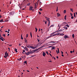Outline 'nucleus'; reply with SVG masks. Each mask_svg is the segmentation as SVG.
Listing matches in <instances>:
<instances>
[{
  "mask_svg": "<svg viewBox=\"0 0 77 77\" xmlns=\"http://www.w3.org/2000/svg\"><path fill=\"white\" fill-rule=\"evenodd\" d=\"M25 54H26L27 56H28V55H29L30 54H32V53H31V52H28L27 53L26 52H25Z\"/></svg>",
  "mask_w": 77,
  "mask_h": 77,
  "instance_id": "obj_1",
  "label": "nucleus"
},
{
  "mask_svg": "<svg viewBox=\"0 0 77 77\" xmlns=\"http://www.w3.org/2000/svg\"><path fill=\"white\" fill-rule=\"evenodd\" d=\"M0 39L1 40H2V41H4V40H5V39L3 38L2 36H1V34H0Z\"/></svg>",
  "mask_w": 77,
  "mask_h": 77,
  "instance_id": "obj_2",
  "label": "nucleus"
},
{
  "mask_svg": "<svg viewBox=\"0 0 77 77\" xmlns=\"http://www.w3.org/2000/svg\"><path fill=\"white\" fill-rule=\"evenodd\" d=\"M5 56H9V55L8 54V52L7 51L5 53Z\"/></svg>",
  "mask_w": 77,
  "mask_h": 77,
  "instance_id": "obj_3",
  "label": "nucleus"
},
{
  "mask_svg": "<svg viewBox=\"0 0 77 77\" xmlns=\"http://www.w3.org/2000/svg\"><path fill=\"white\" fill-rule=\"evenodd\" d=\"M33 8L32 7V6H30L29 7V11H32V9H33Z\"/></svg>",
  "mask_w": 77,
  "mask_h": 77,
  "instance_id": "obj_4",
  "label": "nucleus"
},
{
  "mask_svg": "<svg viewBox=\"0 0 77 77\" xmlns=\"http://www.w3.org/2000/svg\"><path fill=\"white\" fill-rule=\"evenodd\" d=\"M30 48H32L33 50H34V49H35V48H36V47H33V46H31Z\"/></svg>",
  "mask_w": 77,
  "mask_h": 77,
  "instance_id": "obj_5",
  "label": "nucleus"
},
{
  "mask_svg": "<svg viewBox=\"0 0 77 77\" xmlns=\"http://www.w3.org/2000/svg\"><path fill=\"white\" fill-rule=\"evenodd\" d=\"M36 50H35L32 51H31V54H32V53H35V52H36Z\"/></svg>",
  "mask_w": 77,
  "mask_h": 77,
  "instance_id": "obj_6",
  "label": "nucleus"
},
{
  "mask_svg": "<svg viewBox=\"0 0 77 77\" xmlns=\"http://www.w3.org/2000/svg\"><path fill=\"white\" fill-rule=\"evenodd\" d=\"M60 34H54L53 35H52L51 36H57V35H59Z\"/></svg>",
  "mask_w": 77,
  "mask_h": 77,
  "instance_id": "obj_7",
  "label": "nucleus"
},
{
  "mask_svg": "<svg viewBox=\"0 0 77 77\" xmlns=\"http://www.w3.org/2000/svg\"><path fill=\"white\" fill-rule=\"evenodd\" d=\"M45 54H45V53L44 52H43V56H45Z\"/></svg>",
  "mask_w": 77,
  "mask_h": 77,
  "instance_id": "obj_8",
  "label": "nucleus"
},
{
  "mask_svg": "<svg viewBox=\"0 0 77 77\" xmlns=\"http://www.w3.org/2000/svg\"><path fill=\"white\" fill-rule=\"evenodd\" d=\"M59 35H59V36H60V35L61 36H63V35H65V34H60V33H59Z\"/></svg>",
  "mask_w": 77,
  "mask_h": 77,
  "instance_id": "obj_9",
  "label": "nucleus"
},
{
  "mask_svg": "<svg viewBox=\"0 0 77 77\" xmlns=\"http://www.w3.org/2000/svg\"><path fill=\"white\" fill-rule=\"evenodd\" d=\"M64 38H65V39H66V38H68V36L65 35L64 36Z\"/></svg>",
  "mask_w": 77,
  "mask_h": 77,
  "instance_id": "obj_10",
  "label": "nucleus"
},
{
  "mask_svg": "<svg viewBox=\"0 0 77 77\" xmlns=\"http://www.w3.org/2000/svg\"><path fill=\"white\" fill-rule=\"evenodd\" d=\"M65 26L66 27H69V26L68 25V24L65 25Z\"/></svg>",
  "mask_w": 77,
  "mask_h": 77,
  "instance_id": "obj_11",
  "label": "nucleus"
},
{
  "mask_svg": "<svg viewBox=\"0 0 77 77\" xmlns=\"http://www.w3.org/2000/svg\"><path fill=\"white\" fill-rule=\"evenodd\" d=\"M55 42H53V41H51L49 42V43H54Z\"/></svg>",
  "mask_w": 77,
  "mask_h": 77,
  "instance_id": "obj_12",
  "label": "nucleus"
},
{
  "mask_svg": "<svg viewBox=\"0 0 77 77\" xmlns=\"http://www.w3.org/2000/svg\"><path fill=\"white\" fill-rule=\"evenodd\" d=\"M10 14L11 15H14V13L13 12L11 13Z\"/></svg>",
  "mask_w": 77,
  "mask_h": 77,
  "instance_id": "obj_13",
  "label": "nucleus"
},
{
  "mask_svg": "<svg viewBox=\"0 0 77 77\" xmlns=\"http://www.w3.org/2000/svg\"><path fill=\"white\" fill-rule=\"evenodd\" d=\"M14 49L15 50V51H16V53H17V52H18V51H17V49H16V48H15Z\"/></svg>",
  "mask_w": 77,
  "mask_h": 77,
  "instance_id": "obj_14",
  "label": "nucleus"
},
{
  "mask_svg": "<svg viewBox=\"0 0 77 77\" xmlns=\"http://www.w3.org/2000/svg\"><path fill=\"white\" fill-rule=\"evenodd\" d=\"M57 17H59V15L60 16V14H59V13H57Z\"/></svg>",
  "mask_w": 77,
  "mask_h": 77,
  "instance_id": "obj_15",
  "label": "nucleus"
},
{
  "mask_svg": "<svg viewBox=\"0 0 77 77\" xmlns=\"http://www.w3.org/2000/svg\"><path fill=\"white\" fill-rule=\"evenodd\" d=\"M26 51L25 50H23V52H22L23 54H24V52H25Z\"/></svg>",
  "mask_w": 77,
  "mask_h": 77,
  "instance_id": "obj_16",
  "label": "nucleus"
},
{
  "mask_svg": "<svg viewBox=\"0 0 77 77\" xmlns=\"http://www.w3.org/2000/svg\"><path fill=\"white\" fill-rule=\"evenodd\" d=\"M21 60H22V59L20 57V58H19V60H19V61H20Z\"/></svg>",
  "mask_w": 77,
  "mask_h": 77,
  "instance_id": "obj_17",
  "label": "nucleus"
},
{
  "mask_svg": "<svg viewBox=\"0 0 77 77\" xmlns=\"http://www.w3.org/2000/svg\"><path fill=\"white\" fill-rule=\"evenodd\" d=\"M26 47L27 48H30V46H28V45H26Z\"/></svg>",
  "mask_w": 77,
  "mask_h": 77,
  "instance_id": "obj_18",
  "label": "nucleus"
},
{
  "mask_svg": "<svg viewBox=\"0 0 77 77\" xmlns=\"http://www.w3.org/2000/svg\"><path fill=\"white\" fill-rule=\"evenodd\" d=\"M52 50H53L55 48V46H53L52 48Z\"/></svg>",
  "mask_w": 77,
  "mask_h": 77,
  "instance_id": "obj_19",
  "label": "nucleus"
},
{
  "mask_svg": "<svg viewBox=\"0 0 77 77\" xmlns=\"http://www.w3.org/2000/svg\"><path fill=\"white\" fill-rule=\"evenodd\" d=\"M40 49V48H38L37 49H35V51H38V50Z\"/></svg>",
  "mask_w": 77,
  "mask_h": 77,
  "instance_id": "obj_20",
  "label": "nucleus"
},
{
  "mask_svg": "<svg viewBox=\"0 0 77 77\" xmlns=\"http://www.w3.org/2000/svg\"><path fill=\"white\" fill-rule=\"evenodd\" d=\"M62 29H60V30H59V31H58L57 32H62Z\"/></svg>",
  "mask_w": 77,
  "mask_h": 77,
  "instance_id": "obj_21",
  "label": "nucleus"
},
{
  "mask_svg": "<svg viewBox=\"0 0 77 77\" xmlns=\"http://www.w3.org/2000/svg\"><path fill=\"white\" fill-rule=\"evenodd\" d=\"M35 32H37V31L38 30V29L37 28H35Z\"/></svg>",
  "mask_w": 77,
  "mask_h": 77,
  "instance_id": "obj_22",
  "label": "nucleus"
},
{
  "mask_svg": "<svg viewBox=\"0 0 77 77\" xmlns=\"http://www.w3.org/2000/svg\"><path fill=\"white\" fill-rule=\"evenodd\" d=\"M72 37L73 38H74V34H73L72 35Z\"/></svg>",
  "mask_w": 77,
  "mask_h": 77,
  "instance_id": "obj_23",
  "label": "nucleus"
},
{
  "mask_svg": "<svg viewBox=\"0 0 77 77\" xmlns=\"http://www.w3.org/2000/svg\"><path fill=\"white\" fill-rule=\"evenodd\" d=\"M51 36H49L48 37H47V39H48V38H51Z\"/></svg>",
  "mask_w": 77,
  "mask_h": 77,
  "instance_id": "obj_24",
  "label": "nucleus"
},
{
  "mask_svg": "<svg viewBox=\"0 0 77 77\" xmlns=\"http://www.w3.org/2000/svg\"><path fill=\"white\" fill-rule=\"evenodd\" d=\"M65 13H66V10H64L63 11V13L64 14H65Z\"/></svg>",
  "mask_w": 77,
  "mask_h": 77,
  "instance_id": "obj_25",
  "label": "nucleus"
},
{
  "mask_svg": "<svg viewBox=\"0 0 77 77\" xmlns=\"http://www.w3.org/2000/svg\"><path fill=\"white\" fill-rule=\"evenodd\" d=\"M70 11H71L72 12H73V10H72V8H70Z\"/></svg>",
  "mask_w": 77,
  "mask_h": 77,
  "instance_id": "obj_26",
  "label": "nucleus"
},
{
  "mask_svg": "<svg viewBox=\"0 0 77 77\" xmlns=\"http://www.w3.org/2000/svg\"><path fill=\"white\" fill-rule=\"evenodd\" d=\"M43 21L45 22V24H47V22L46 21L43 20Z\"/></svg>",
  "mask_w": 77,
  "mask_h": 77,
  "instance_id": "obj_27",
  "label": "nucleus"
},
{
  "mask_svg": "<svg viewBox=\"0 0 77 77\" xmlns=\"http://www.w3.org/2000/svg\"><path fill=\"white\" fill-rule=\"evenodd\" d=\"M66 15H65L64 17L65 20H66Z\"/></svg>",
  "mask_w": 77,
  "mask_h": 77,
  "instance_id": "obj_28",
  "label": "nucleus"
},
{
  "mask_svg": "<svg viewBox=\"0 0 77 77\" xmlns=\"http://www.w3.org/2000/svg\"><path fill=\"white\" fill-rule=\"evenodd\" d=\"M24 63H27V61H24Z\"/></svg>",
  "mask_w": 77,
  "mask_h": 77,
  "instance_id": "obj_29",
  "label": "nucleus"
},
{
  "mask_svg": "<svg viewBox=\"0 0 77 77\" xmlns=\"http://www.w3.org/2000/svg\"><path fill=\"white\" fill-rule=\"evenodd\" d=\"M21 39H23V36L22 35H21Z\"/></svg>",
  "mask_w": 77,
  "mask_h": 77,
  "instance_id": "obj_30",
  "label": "nucleus"
},
{
  "mask_svg": "<svg viewBox=\"0 0 77 77\" xmlns=\"http://www.w3.org/2000/svg\"><path fill=\"white\" fill-rule=\"evenodd\" d=\"M30 3H29V4H28L27 5V6H30Z\"/></svg>",
  "mask_w": 77,
  "mask_h": 77,
  "instance_id": "obj_31",
  "label": "nucleus"
},
{
  "mask_svg": "<svg viewBox=\"0 0 77 77\" xmlns=\"http://www.w3.org/2000/svg\"><path fill=\"white\" fill-rule=\"evenodd\" d=\"M46 18V20H49V19L46 17H45Z\"/></svg>",
  "mask_w": 77,
  "mask_h": 77,
  "instance_id": "obj_32",
  "label": "nucleus"
},
{
  "mask_svg": "<svg viewBox=\"0 0 77 77\" xmlns=\"http://www.w3.org/2000/svg\"><path fill=\"white\" fill-rule=\"evenodd\" d=\"M46 54H48V51L46 52Z\"/></svg>",
  "mask_w": 77,
  "mask_h": 77,
  "instance_id": "obj_33",
  "label": "nucleus"
},
{
  "mask_svg": "<svg viewBox=\"0 0 77 77\" xmlns=\"http://www.w3.org/2000/svg\"><path fill=\"white\" fill-rule=\"evenodd\" d=\"M48 24H50V20H48Z\"/></svg>",
  "mask_w": 77,
  "mask_h": 77,
  "instance_id": "obj_34",
  "label": "nucleus"
},
{
  "mask_svg": "<svg viewBox=\"0 0 77 77\" xmlns=\"http://www.w3.org/2000/svg\"><path fill=\"white\" fill-rule=\"evenodd\" d=\"M64 29H66H66H68V28H67V27H64Z\"/></svg>",
  "mask_w": 77,
  "mask_h": 77,
  "instance_id": "obj_35",
  "label": "nucleus"
},
{
  "mask_svg": "<svg viewBox=\"0 0 77 77\" xmlns=\"http://www.w3.org/2000/svg\"><path fill=\"white\" fill-rule=\"evenodd\" d=\"M74 17H75V13H74Z\"/></svg>",
  "mask_w": 77,
  "mask_h": 77,
  "instance_id": "obj_36",
  "label": "nucleus"
},
{
  "mask_svg": "<svg viewBox=\"0 0 77 77\" xmlns=\"http://www.w3.org/2000/svg\"><path fill=\"white\" fill-rule=\"evenodd\" d=\"M30 35H31V37L32 38V32H30Z\"/></svg>",
  "mask_w": 77,
  "mask_h": 77,
  "instance_id": "obj_37",
  "label": "nucleus"
},
{
  "mask_svg": "<svg viewBox=\"0 0 77 77\" xmlns=\"http://www.w3.org/2000/svg\"><path fill=\"white\" fill-rule=\"evenodd\" d=\"M2 22H3V20H1L0 21V23H2Z\"/></svg>",
  "mask_w": 77,
  "mask_h": 77,
  "instance_id": "obj_38",
  "label": "nucleus"
},
{
  "mask_svg": "<svg viewBox=\"0 0 77 77\" xmlns=\"http://www.w3.org/2000/svg\"><path fill=\"white\" fill-rule=\"evenodd\" d=\"M2 16L1 15H0V18H2Z\"/></svg>",
  "mask_w": 77,
  "mask_h": 77,
  "instance_id": "obj_39",
  "label": "nucleus"
},
{
  "mask_svg": "<svg viewBox=\"0 0 77 77\" xmlns=\"http://www.w3.org/2000/svg\"><path fill=\"white\" fill-rule=\"evenodd\" d=\"M71 19H73L74 18V17L72 16L71 17Z\"/></svg>",
  "mask_w": 77,
  "mask_h": 77,
  "instance_id": "obj_40",
  "label": "nucleus"
},
{
  "mask_svg": "<svg viewBox=\"0 0 77 77\" xmlns=\"http://www.w3.org/2000/svg\"><path fill=\"white\" fill-rule=\"evenodd\" d=\"M52 46H49L48 47V48H50L51 47H52Z\"/></svg>",
  "mask_w": 77,
  "mask_h": 77,
  "instance_id": "obj_41",
  "label": "nucleus"
},
{
  "mask_svg": "<svg viewBox=\"0 0 77 77\" xmlns=\"http://www.w3.org/2000/svg\"><path fill=\"white\" fill-rule=\"evenodd\" d=\"M58 53H59V48H58Z\"/></svg>",
  "mask_w": 77,
  "mask_h": 77,
  "instance_id": "obj_42",
  "label": "nucleus"
},
{
  "mask_svg": "<svg viewBox=\"0 0 77 77\" xmlns=\"http://www.w3.org/2000/svg\"><path fill=\"white\" fill-rule=\"evenodd\" d=\"M8 21H9V20H5L4 21H5L6 22H8Z\"/></svg>",
  "mask_w": 77,
  "mask_h": 77,
  "instance_id": "obj_43",
  "label": "nucleus"
},
{
  "mask_svg": "<svg viewBox=\"0 0 77 77\" xmlns=\"http://www.w3.org/2000/svg\"><path fill=\"white\" fill-rule=\"evenodd\" d=\"M53 26H54V25H52L50 27H50H53Z\"/></svg>",
  "mask_w": 77,
  "mask_h": 77,
  "instance_id": "obj_44",
  "label": "nucleus"
},
{
  "mask_svg": "<svg viewBox=\"0 0 77 77\" xmlns=\"http://www.w3.org/2000/svg\"><path fill=\"white\" fill-rule=\"evenodd\" d=\"M37 40L38 42H39V39L38 38Z\"/></svg>",
  "mask_w": 77,
  "mask_h": 77,
  "instance_id": "obj_45",
  "label": "nucleus"
},
{
  "mask_svg": "<svg viewBox=\"0 0 77 77\" xmlns=\"http://www.w3.org/2000/svg\"><path fill=\"white\" fill-rule=\"evenodd\" d=\"M53 34L52 33L50 34V36H52V35H53Z\"/></svg>",
  "mask_w": 77,
  "mask_h": 77,
  "instance_id": "obj_46",
  "label": "nucleus"
},
{
  "mask_svg": "<svg viewBox=\"0 0 77 77\" xmlns=\"http://www.w3.org/2000/svg\"><path fill=\"white\" fill-rule=\"evenodd\" d=\"M26 37L27 38V37H28V34H26Z\"/></svg>",
  "mask_w": 77,
  "mask_h": 77,
  "instance_id": "obj_47",
  "label": "nucleus"
},
{
  "mask_svg": "<svg viewBox=\"0 0 77 77\" xmlns=\"http://www.w3.org/2000/svg\"><path fill=\"white\" fill-rule=\"evenodd\" d=\"M39 14L40 15H41V12H39Z\"/></svg>",
  "mask_w": 77,
  "mask_h": 77,
  "instance_id": "obj_48",
  "label": "nucleus"
},
{
  "mask_svg": "<svg viewBox=\"0 0 77 77\" xmlns=\"http://www.w3.org/2000/svg\"><path fill=\"white\" fill-rule=\"evenodd\" d=\"M53 58L54 60H56V58L54 57H53Z\"/></svg>",
  "mask_w": 77,
  "mask_h": 77,
  "instance_id": "obj_49",
  "label": "nucleus"
},
{
  "mask_svg": "<svg viewBox=\"0 0 77 77\" xmlns=\"http://www.w3.org/2000/svg\"><path fill=\"white\" fill-rule=\"evenodd\" d=\"M43 47H44L43 46H42L41 47L39 48L40 49V48H43Z\"/></svg>",
  "mask_w": 77,
  "mask_h": 77,
  "instance_id": "obj_50",
  "label": "nucleus"
},
{
  "mask_svg": "<svg viewBox=\"0 0 77 77\" xmlns=\"http://www.w3.org/2000/svg\"><path fill=\"white\" fill-rule=\"evenodd\" d=\"M56 32H53V33H52V34L54 35V33H56Z\"/></svg>",
  "mask_w": 77,
  "mask_h": 77,
  "instance_id": "obj_51",
  "label": "nucleus"
},
{
  "mask_svg": "<svg viewBox=\"0 0 77 77\" xmlns=\"http://www.w3.org/2000/svg\"><path fill=\"white\" fill-rule=\"evenodd\" d=\"M39 10H40V11H42V9H41V8H40Z\"/></svg>",
  "mask_w": 77,
  "mask_h": 77,
  "instance_id": "obj_52",
  "label": "nucleus"
},
{
  "mask_svg": "<svg viewBox=\"0 0 77 77\" xmlns=\"http://www.w3.org/2000/svg\"><path fill=\"white\" fill-rule=\"evenodd\" d=\"M7 56H4V57H5V58H6V57H7Z\"/></svg>",
  "mask_w": 77,
  "mask_h": 77,
  "instance_id": "obj_53",
  "label": "nucleus"
},
{
  "mask_svg": "<svg viewBox=\"0 0 77 77\" xmlns=\"http://www.w3.org/2000/svg\"><path fill=\"white\" fill-rule=\"evenodd\" d=\"M50 55V56H51V57H53L52 56V55H51V54L50 53L49 54Z\"/></svg>",
  "mask_w": 77,
  "mask_h": 77,
  "instance_id": "obj_54",
  "label": "nucleus"
},
{
  "mask_svg": "<svg viewBox=\"0 0 77 77\" xmlns=\"http://www.w3.org/2000/svg\"><path fill=\"white\" fill-rule=\"evenodd\" d=\"M70 53H72V51H70Z\"/></svg>",
  "mask_w": 77,
  "mask_h": 77,
  "instance_id": "obj_55",
  "label": "nucleus"
},
{
  "mask_svg": "<svg viewBox=\"0 0 77 77\" xmlns=\"http://www.w3.org/2000/svg\"><path fill=\"white\" fill-rule=\"evenodd\" d=\"M3 35L5 37V34H3Z\"/></svg>",
  "mask_w": 77,
  "mask_h": 77,
  "instance_id": "obj_56",
  "label": "nucleus"
},
{
  "mask_svg": "<svg viewBox=\"0 0 77 77\" xmlns=\"http://www.w3.org/2000/svg\"><path fill=\"white\" fill-rule=\"evenodd\" d=\"M35 8H36V4L35 5Z\"/></svg>",
  "mask_w": 77,
  "mask_h": 77,
  "instance_id": "obj_57",
  "label": "nucleus"
},
{
  "mask_svg": "<svg viewBox=\"0 0 77 77\" xmlns=\"http://www.w3.org/2000/svg\"><path fill=\"white\" fill-rule=\"evenodd\" d=\"M56 11L57 12V11H58V9H57L56 10Z\"/></svg>",
  "mask_w": 77,
  "mask_h": 77,
  "instance_id": "obj_58",
  "label": "nucleus"
},
{
  "mask_svg": "<svg viewBox=\"0 0 77 77\" xmlns=\"http://www.w3.org/2000/svg\"><path fill=\"white\" fill-rule=\"evenodd\" d=\"M8 49H9V51H10V48H8Z\"/></svg>",
  "mask_w": 77,
  "mask_h": 77,
  "instance_id": "obj_59",
  "label": "nucleus"
},
{
  "mask_svg": "<svg viewBox=\"0 0 77 77\" xmlns=\"http://www.w3.org/2000/svg\"><path fill=\"white\" fill-rule=\"evenodd\" d=\"M38 45H37L36 46H35V47H36V48H37V47H38Z\"/></svg>",
  "mask_w": 77,
  "mask_h": 77,
  "instance_id": "obj_60",
  "label": "nucleus"
},
{
  "mask_svg": "<svg viewBox=\"0 0 77 77\" xmlns=\"http://www.w3.org/2000/svg\"><path fill=\"white\" fill-rule=\"evenodd\" d=\"M73 53H74V49L73 50V51H72Z\"/></svg>",
  "mask_w": 77,
  "mask_h": 77,
  "instance_id": "obj_61",
  "label": "nucleus"
},
{
  "mask_svg": "<svg viewBox=\"0 0 77 77\" xmlns=\"http://www.w3.org/2000/svg\"><path fill=\"white\" fill-rule=\"evenodd\" d=\"M61 54H63V52L61 51Z\"/></svg>",
  "mask_w": 77,
  "mask_h": 77,
  "instance_id": "obj_62",
  "label": "nucleus"
},
{
  "mask_svg": "<svg viewBox=\"0 0 77 77\" xmlns=\"http://www.w3.org/2000/svg\"><path fill=\"white\" fill-rule=\"evenodd\" d=\"M7 35L8 36H9V34H8Z\"/></svg>",
  "mask_w": 77,
  "mask_h": 77,
  "instance_id": "obj_63",
  "label": "nucleus"
},
{
  "mask_svg": "<svg viewBox=\"0 0 77 77\" xmlns=\"http://www.w3.org/2000/svg\"><path fill=\"white\" fill-rule=\"evenodd\" d=\"M77 20L76 21H75V23H77Z\"/></svg>",
  "mask_w": 77,
  "mask_h": 77,
  "instance_id": "obj_64",
  "label": "nucleus"
}]
</instances>
